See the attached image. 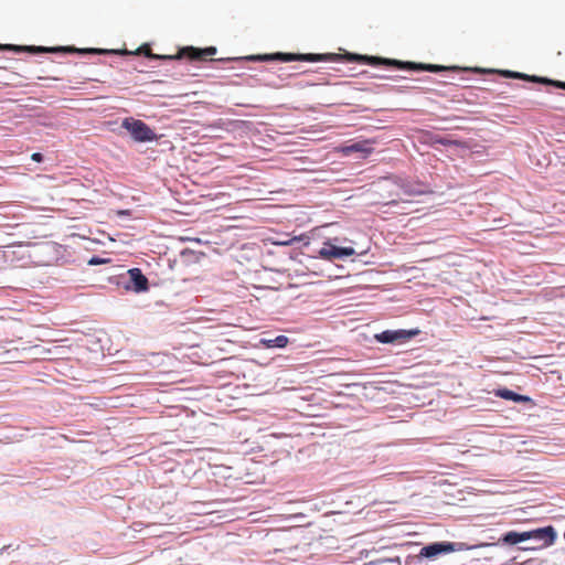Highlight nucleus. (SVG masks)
I'll list each match as a JSON object with an SVG mask.
<instances>
[{
    "mask_svg": "<svg viewBox=\"0 0 565 565\" xmlns=\"http://www.w3.org/2000/svg\"><path fill=\"white\" fill-rule=\"evenodd\" d=\"M128 275L131 282V289L135 292H143L149 289L148 278L142 274V271L139 268L129 269Z\"/></svg>",
    "mask_w": 565,
    "mask_h": 565,
    "instance_id": "10",
    "label": "nucleus"
},
{
    "mask_svg": "<svg viewBox=\"0 0 565 565\" xmlns=\"http://www.w3.org/2000/svg\"><path fill=\"white\" fill-rule=\"evenodd\" d=\"M103 263H105V260H104V259H99V258H97V257H93V258L89 260V264H90V265H97V264H103Z\"/></svg>",
    "mask_w": 565,
    "mask_h": 565,
    "instance_id": "20",
    "label": "nucleus"
},
{
    "mask_svg": "<svg viewBox=\"0 0 565 565\" xmlns=\"http://www.w3.org/2000/svg\"><path fill=\"white\" fill-rule=\"evenodd\" d=\"M367 565H401L399 557H387L371 561Z\"/></svg>",
    "mask_w": 565,
    "mask_h": 565,
    "instance_id": "16",
    "label": "nucleus"
},
{
    "mask_svg": "<svg viewBox=\"0 0 565 565\" xmlns=\"http://www.w3.org/2000/svg\"><path fill=\"white\" fill-rule=\"evenodd\" d=\"M494 395L497 397L507 399V401H513L516 403H527L531 401L529 396L520 395L509 388H498L494 391Z\"/></svg>",
    "mask_w": 565,
    "mask_h": 565,
    "instance_id": "13",
    "label": "nucleus"
},
{
    "mask_svg": "<svg viewBox=\"0 0 565 565\" xmlns=\"http://www.w3.org/2000/svg\"><path fill=\"white\" fill-rule=\"evenodd\" d=\"M541 83L547 84V85H553V86L565 89V82H558V81H553V79H547V78L542 77Z\"/></svg>",
    "mask_w": 565,
    "mask_h": 565,
    "instance_id": "17",
    "label": "nucleus"
},
{
    "mask_svg": "<svg viewBox=\"0 0 565 565\" xmlns=\"http://www.w3.org/2000/svg\"><path fill=\"white\" fill-rule=\"evenodd\" d=\"M525 541H529L527 531H509L502 535L499 542L507 545H515Z\"/></svg>",
    "mask_w": 565,
    "mask_h": 565,
    "instance_id": "12",
    "label": "nucleus"
},
{
    "mask_svg": "<svg viewBox=\"0 0 565 565\" xmlns=\"http://www.w3.org/2000/svg\"><path fill=\"white\" fill-rule=\"evenodd\" d=\"M529 541L536 543L534 546L521 547L524 551H535L554 544L557 533L553 525H546L527 531Z\"/></svg>",
    "mask_w": 565,
    "mask_h": 565,
    "instance_id": "5",
    "label": "nucleus"
},
{
    "mask_svg": "<svg viewBox=\"0 0 565 565\" xmlns=\"http://www.w3.org/2000/svg\"><path fill=\"white\" fill-rule=\"evenodd\" d=\"M501 74L508 78H518V79L535 82V83L542 82V77L534 76V75H526V74L513 72V71H502Z\"/></svg>",
    "mask_w": 565,
    "mask_h": 565,
    "instance_id": "15",
    "label": "nucleus"
},
{
    "mask_svg": "<svg viewBox=\"0 0 565 565\" xmlns=\"http://www.w3.org/2000/svg\"><path fill=\"white\" fill-rule=\"evenodd\" d=\"M289 342V339L286 335H278L275 339H262L260 343L265 348H285Z\"/></svg>",
    "mask_w": 565,
    "mask_h": 565,
    "instance_id": "14",
    "label": "nucleus"
},
{
    "mask_svg": "<svg viewBox=\"0 0 565 565\" xmlns=\"http://www.w3.org/2000/svg\"><path fill=\"white\" fill-rule=\"evenodd\" d=\"M296 239V237L294 238V241ZM292 242V239L290 241H284V242H276L275 244L276 245H282V246H287V245H290Z\"/></svg>",
    "mask_w": 565,
    "mask_h": 565,
    "instance_id": "21",
    "label": "nucleus"
},
{
    "mask_svg": "<svg viewBox=\"0 0 565 565\" xmlns=\"http://www.w3.org/2000/svg\"><path fill=\"white\" fill-rule=\"evenodd\" d=\"M419 334L418 329L413 330H385L375 335V339L381 343H395L404 342L413 339Z\"/></svg>",
    "mask_w": 565,
    "mask_h": 565,
    "instance_id": "8",
    "label": "nucleus"
},
{
    "mask_svg": "<svg viewBox=\"0 0 565 565\" xmlns=\"http://www.w3.org/2000/svg\"><path fill=\"white\" fill-rule=\"evenodd\" d=\"M10 546L7 545V546H3L1 550H0V553H3L4 551H7Z\"/></svg>",
    "mask_w": 565,
    "mask_h": 565,
    "instance_id": "23",
    "label": "nucleus"
},
{
    "mask_svg": "<svg viewBox=\"0 0 565 565\" xmlns=\"http://www.w3.org/2000/svg\"><path fill=\"white\" fill-rule=\"evenodd\" d=\"M121 126L131 135L134 140L138 142L153 141L157 139L156 132L142 120L126 118Z\"/></svg>",
    "mask_w": 565,
    "mask_h": 565,
    "instance_id": "6",
    "label": "nucleus"
},
{
    "mask_svg": "<svg viewBox=\"0 0 565 565\" xmlns=\"http://www.w3.org/2000/svg\"><path fill=\"white\" fill-rule=\"evenodd\" d=\"M0 50H8L14 52L28 51L31 53H44V52H78V53H99L100 50H77L71 46H57V47H45V46H18L12 44L0 45Z\"/></svg>",
    "mask_w": 565,
    "mask_h": 565,
    "instance_id": "7",
    "label": "nucleus"
},
{
    "mask_svg": "<svg viewBox=\"0 0 565 565\" xmlns=\"http://www.w3.org/2000/svg\"><path fill=\"white\" fill-rule=\"evenodd\" d=\"M138 53H143L147 57L153 58V60H179L186 57L190 61H207L212 58L216 54V47L209 46L205 49H198L193 46H186L181 49L175 55H159L152 53L151 49L148 45L141 46L137 51Z\"/></svg>",
    "mask_w": 565,
    "mask_h": 565,
    "instance_id": "3",
    "label": "nucleus"
},
{
    "mask_svg": "<svg viewBox=\"0 0 565 565\" xmlns=\"http://www.w3.org/2000/svg\"><path fill=\"white\" fill-rule=\"evenodd\" d=\"M285 515H289L288 519H290V520H303L306 518V514L303 512H297V513L288 512L287 513L286 508H285Z\"/></svg>",
    "mask_w": 565,
    "mask_h": 565,
    "instance_id": "18",
    "label": "nucleus"
},
{
    "mask_svg": "<svg viewBox=\"0 0 565 565\" xmlns=\"http://www.w3.org/2000/svg\"><path fill=\"white\" fill-rule=\"evenodd\" d=\"M471 547L463 542L436 541L424 545L419 553L412 557L415 565H420L424 559H435L440 555L452 552L468 551Z\"/></svg>",
    "mask_w": 565,
    "mask_h": 565,
    "instance_id": "2",
    "label": "nucleus"
},
{
    "mask_svg": "<svg viewBox=\"0 0 565 565\" xmlns=\"http://www.w3.org/2000/svg\"><path fill=\"white\" fill-rule=\"evenodd\" d=\"M405 193L408 194V195H416V194H420L422 192L405 190Z\"/></svg>",
    "mask_w": 565,
    "mask_h": 565,
    "instance_id": "22",
    "label": "nucleus"
},
{
    "mask_svg": "<svg viewBox=\"0 0 565 565\" xmlns=\"http://www.w3.org/2000/svg\"><path fill=\"white\" fill-rule=\"evenodd\" d=\"M31 159L36 162H41L43 160V156L40 152H34L31 156Z\"/></svg>",
    "mask_w": 565,
    "mask_h": 565,
    "instance_id": "19",
    "label": "nucleus"
},
{
    "mask_svg": "<svg viewBox=\"0 0 565 565\" xmlns=\"http://www.w3.org/2000/svg\"><path fill=\"white\" fill-rule=\"evenodd\" d=\"M253 61H280V62H292V61H305V62H322V61H338L342 58L338 54H295V53H275L266 55H257L249 57Z\"/></svg>",
    "mask_w": 565,
    "mask_h": 565,
    "instance_id": "4",
    "label": "nucleus"
},
{
    "mask_svg": "<svg viewBox=\"0 0 565 565\" xmlns=\"http://www.w3.org/2000/svg\"><path fill=\"white\" fill-rule=\"evenodd\" d=\"M372 143L373 142L370 140L358 141L351 145L342 146L340 148V152L344 156H349L352 152H360L363 154V157H366L373 151Z\"/></svg>",
    "mask_w": 565,
    "mask_h": 565,
    "instance_id": "11",
    "label": "nucleus"
},
{
    "mask_svg": "<svg viewBox=\"0 0 565 565\" xmlns=\"http://www.w3.org/2000/svg\"><path fill=\"white\" fill-rule=\"evenodd\" d=\"M319 254L322 258L331 260L344 256H352L355 254V250L352 247H337L331 243H324Z\"/></svg>",
    "mask_w": 565,
    "mask_h": 565,
    "instance_id": "9",
    "label": "nucleus"
},
{
    "mask_svg": "<svg viewBox=\"0 0 565 565\" xmlns=\"http://www.w3.org/2000/svg\"><path fill=\"white\" fill-rule=\"evenodd\" d=\"M344 58L349 62H360L365 63L372 66H393L401 70H413V71H428L433 73L441 72V71H458V67H446L436 64H423V63H413V62H401L397 60L384 58L379 56H369V55H360L348 53L344 55Z\"/></svg>",
    "mask_w": 565,
    "mask_h": 565,
    "instance_id": "1",
    "label": "nucleus"
}]
</instances>
